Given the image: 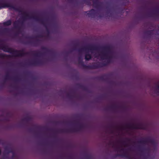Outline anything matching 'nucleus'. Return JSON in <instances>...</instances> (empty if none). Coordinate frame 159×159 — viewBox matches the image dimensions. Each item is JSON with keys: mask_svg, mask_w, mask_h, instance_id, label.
<instances>
[{"mask_svg": "<svg viewBox=\"0 0 159 159\" xmlns=\"http://www.w3.org/2000/svg\"><path fill=\"white\" fill-rule=\"evenodd\" d=\"M10 79H11L15 81L16 82H17L19 81V79L18 77H16L13 78H11L10 76L8 73H7L5 76V80H7Z\"/></svg>", "mask_w": 159, "mask_h": 159, "instance_id": "13", "label": "nucleus"}, {"mask_svg": "<svg viewBox=\"0 0 159 159\" xmlns=\"http://www.w3.org/2000/svg\"><path fill=\"white\" fill-rule=\"evenodd\" d=\"M127 154L128 153L126 152H125L122 154H116L115 156V157H125L126 158Z\"/></svg>", "mask_w": 159, "mask_h": 159, "instance_id": "16", "label": "nucleus"}, {"mask_svg": "<svg viewBox=\"0 0 159 159\" xmlns=\"http://www.w3.org/2000/svg\"><path fill=\"white\" fill-rule=\"evenodd\" d=\"M81 3L83 4L84 3H85L87 5H91V3L90 1L89 0H83L82 2H81Z\"/></svg>", "mask_w": 159, "mask_h": 159, "instance_id": "21", "label": "nucleus"}, {"mask_svg": "<svg viewBox=\"0 0 159 159\" xmlns=\"http://www.w3.org/2000/svg\"><path fill=\"white\" fill-rule=\"evenodd\" d=\"M156 87L157 88L155 90L156 92L157 93L159 94V85L157 84Z\"/></svg>", "mask_w": 159, "mask_h": 159, "instance_id": "27", "label": "nucleus"}, {"mask_svg": "<svg viewBox=\"0 0 159 159\" xmlns=\"http://www.w3.org/2000/svg\"><path fill=\"white\" fill-rule=\"evenodd\" d=\"M126 140H127L128 141V142H129V141H130V140H131V139H126Z\"/></svg>", "mask_w": 159, "mask_h": 159, "instance_id": "40", "label": "nucleus"}, {"mask_svg": "<svg viewBox=\"0 0 159 159\" xmlns=\"http://www.w3.org/2000/svg\"><path fill=\"white\" fill-rule=\"evenodd\" d=\"M139 150L142 153L148 151L149 150V148H146L143 147H139Z\"/></svg>", "mask_w": 159, "mask_h": 159, "instance_id": "18", "label": "nucleus"}, {"mask_svg": "<svg viewBox=\"0 0 159 159\" xmlns=\"http://www.w3.org/2000/svg\"><path fill=\"white\" fill-rule=\"evenodd\" d=\"M79 46V43L75 44L73 50H77L76 47ZM100 49H102L103 51L102 52V54H99L98 57L100 56V55H102L103 53H106L108 55L111 54V53L112 47L109 45L102 47H99L95 45H89L88 46L84 47L82 48H79L77 49V50L80 52H81L84 51H90L91 53H93V51H98Z\"/></svg>", "mask_w": 159, "mask_h": 159, "instance_id": "3", "label": "nucleus"}, {"mask_svg": "<svg viewBox=\"0 0 159 159\" xmlns=\"http://www.w3.org/2000/svg\"><path fill=\"white\" fill-rule=\"evenodd\" d=\"M50 53H51V49H50Z\"/></svg>", "mask_w": 159, "mask_h": 159, "instance_id": "52", "label": "nucleus"}, {"mask_svg": "<svg viewBox=\"0 0 159 159\" xmlns=\"http://www.w3.org/2000/svg\"><path fill=\"white\" fill-rule=\"evenodd\" d=\"M12 21L11 20H8L4 22L3 23V25L5 26H8L11 25V24Z\"/></svg>", "mask_w": 159, "mask_h": 159, "instance_id": "19", "label": "nucleus"}, {"mask_svg": "<svg viewBox=\"0 0 159 159\" xmlns=\"http://www.w3.org/2000/svg\"><path fill=\"white\" fill-rule=\"evenodd\" d=\"M44 37L43 35L42 34H40L34 37H26V38L29 39H37V38H42Z\"/></svg>", "mask_w": 159, "mask_h": 159, "instance_id": "15", "label": "nucleus"}, {"mask_svg": "<svg viewBox=\"0 0 159 159\" xmlns=\"http://www.w3.org/2000/svg\"><path fill=\"white\" fill-rule=\"evenodd\" d=\"M153 54L154 55H155V56H156L157 58L159 59V51H157L153 53Z\"/></svg>", "mask_w": 159, "mask_h": 159, "instance_id": "28", "label": "nucleus"}, {"mask_svg": "<svg viewBox=\"0 0 159 159\" xmlns=\"http://www.w3.org/2000/svg\"><path fill=\"white\" fill-rule=\"evenodd\" d=\"M84 127V125L80 124L76 127L67 129H61L59 131L60 132L73 133L79 131Z\"/></svg>", "mask_w": 159, "mask_h": 159, "instance_id": "5", "label": "nucleus"}, {"mask_svg": "<svg viewBox=\"0 0 159 159\" xmlns=\"http://www.w3.org/2000/svg\"><path fill=\"white\" fill-rule=\"evenodd\" d=\"M109 126L111 128H113L114 127V126L113 124L110 125Z\"/></svg>", "mask_w": 159, "mask_h": 159, "instance_id": "36", "label": "nucleus"}, {"mask_svg": "<svg viewBox=\"0 0 159 159\" xmlns=\"http://www.w3.org/2000/svg\"><path fill=\"white\" fill-rule=\"evenodd\" d=\"M80 88H82V89H84V90H85V88L82 85H80Z\"/></svg>", "mask_w": 159, "mask_h": 159, "instance_id": "34", "label": "nucleus"}, {"mask_svg": "<svg viewBox=\"0 0 159 159\" xmlns=\"http://www.w3.org/2000/svg\"><path fill=\"white\" fill-rule=\"evenodd\" d=\"M31 120V118L30 117H26L22 119V120L24 121L27 122Z\"/></svg>", "mask_w": 159, "mask_h": 159, "instance_id": "25", "label": "nucleus"}, {"mask_svg": "<svg viewBox=\"0 0 159 159\" xmlns=\"http://www.w3.org/2000/svg\"><path fill=\"white\" fill-rule=\"evenodd\" d=\"M39 41L40 40L36 39V40L34 41H28L27 42V43L28 44H30L33 45V46H34L36 47L37 46V45L38 44Z\"/></svg>", "mask_w": 159, "mask_h": 159, "instance_id": "14", "label": "nucleus"}, {"mask_svg": "<svg viewBox=\"0 0 159 159\" xmlns=\"http://www.w3.org/2000/svg\"><path fill=\"white\" fill-rule=\"evenodd\" d=\"M1 143V140L0 139V143Z\"/></svg>", "mask_w": 159, "mask_h": 159, "instance_id": "48", "label": "nucleus"}, {"mask_svg": "<svg viewBox=\"0 0 159 159\" xmlns=\"http://www.w3.org/2000/svg\"><path fill=\"white\" fill-rule=\"evenodd\" d=\"M64 93H66L67 97L70 99H72L73 98L75 97V92L74 91H71V93H67L66 92V91H64Z\"/></svg>", "mask_w": 159, "mask_h": 159, "instance_id": "12", "label": "nucleus"}, {"mask_svg": "<svg viewBox=\"0 0 159 159\" xmlns=\"http://www.w3.org/2000/svg\"><path fill=\"white\" fill-rule=\"evenodd\" d=\"M87 157L88 158H89V156H87Z\"/></svg>", "mask_w": 159, "mask_h": 159, "instance_id": "46", "label": "nucleus"}, {"mask_svg": "<svg viewBox=\"0 0 159 159\" xmlns=\"http://www.w3.org/2000/svg\"><path fill=\"white\" fill-rule=\"evenodd\" d=\"M107 14H109V15H108V16L109 17H111L112 16V13H111L110 12V11L109 10H108L107 11Z\"/></svg>", "mask_w": 159, "mask_h": 159, "instance_id": "30", "label": "nucleus"}, {"mask_svg": "<svg viewBox=\"0 0 159 159\" xmlns=\"http://www.w3.org/2000/svg\"><path fill=\"white\" fill-rule=\"evenodd\" d=\"M115 148L116 149V151L119 150L120 149L119 147H116V148Z\"/></svg>", "mask_w": 159, "mask_h": 159, "instance_id": "39", "label": "nucleus"}, {"mask_svg": "<svg viewBox=\"0 0 159 159\" xmlns=\"http://www.w3.org/2000/svg\"><path fill=\"white\" fill-rule=\"evenodd\" d=\"M4 31L5 32H7L9 31V29L8 28H5Z\"/></svg>", "mask_w": 159, "mask_h": 159, "instance_id": "35", "label": "nucleus"}, {"mask_svg": "<svg viewBox=\"0 0 159 159\" xmlns=\"http://www.w3.org/2000/svg\"><path fill=\"white\" fill-rule=\"evenodd\" d=\"M14 87H15V88L16 87V86H14Z\"/></svg>", "mask_w": 159, "mask_h": 159, "instance_id": "51", "label": "nucleus"}, {"mask_svg": "<svg viewBox=\"0 0 159 159\" xmlns=\"http://www.w3.org/2000/svg\"><path fill=\"white\" fill-rule=\"evenodd\" d=\"M47 32H48V37H50V29L48 28L47 29Z\"/></svg>", "mask_w": 159, "mask_h": 159, "instance_id": "32", "label": "nucleus"}, {"mask_svg": "<svg viewBox=\"0 0 159 159\" xmlns=\"http://www.w3.org/2000/svg\"><path fill=\"white\" fill-rule=\"evenodd\" d=\"M125 127L126 128L133 129H145V126L142 123H138L137 124H127Z\"/></svg>", "mask_w": 159, "mask_h": 159, "instance_id": "6", "label": "nucleus"}, {"mask_svg": "<svg viewBox=\"0 0 159 159\" xmlns=\"http://www.w3.org/2000/svg\"><path fill=\"white\" fill-rule=\"evenodd\" d=\"M41 49L43 50L46 51V52H50V49H49L48 48V49L45 47H42L41 48Z\"/></svg>", "mask_w": 159, "mask_h": 159, "instance_id": "26", "label": "nucleus"}, {"mask_svg": "<svg viewBox=\"0 0 159 159\" xmlns=\"http://www.w3.org/2000/svg\"><path fill=\"white\" fill-rule=\"evenodd\" d=\"M103 14L99 15V17L100 18H101V17H103Z\"/></svg>", "mask_w": 159, "mask_h": 159, "instance_id": "38", "label": "nucleus"}, {"mask_svg": "<svg viewBox=\"0 0 159 159\" xmlns=\"http://www.w3.org/2000/svg\"><path fill=\"white\" fill-rule=\"evenodd\" d=\"M4 52L15 55V56L16 57H22L25 55L29 54V52H25L23 50H18L10 48H7V50L4 51Z\"/></svg>", "mask_w": 159, "mask_h": 159, "instance_id": "4", "label": "nucleus"}, {"mask_svg": "<svg viewBox=\"0 0 159 159\" xmlns=\"http://www.w3.org/2000/svg\"><path fill=\"white\" fill-rule=\"evenodd\" d=\"M155 12H156V13H159V11L158 10H156L155 11Z\"/></svg>", "mask_w": 159, "mask_h": 159, "instance_id": "41", "label": "nucleus"}, {"mask_svg": "<svg viewBox=\"0 0 159 159\" xmlns=\"http://www.w3.org/2000/svg\"><path fill=\"white\" fill-rule=\"evenodd\" d=\"M50 25H51V23L50 22Z\"/></svg>", "mask_w": 159, "mask_h": 159, "instance_id": "53", "label": "nucleus"}, {"mask_svg": "<svg viewBox=\"0 0 159 159\" xmlns=\"http://www.w3.org/2000/svg\"><path fill=\"white\" fill-rule=\"evenodd\" d=\"M125 143V142H122L123 143Z\"/></svg>", "mask_w": 159, "mask_h": 159, "instance_id": "50", "label": "nucleus"}, {"mask_svg": "<svg viewBox=\"0 0 159 159\" xmlns=\"http://www.w3.org/2000/svg\"><path fill=\"white\" fill-rule=\"evenodd\" d=\"M109 144L110 145H112V147L114 148V144L113 142H110L109 143Z\"/></svg>", "mask_w": 159, "mask_h": 159, "instance_id": "33", "label": "nucleus"}, {"mask_svg": "<svg viewBox=\"0 0 159 159\" xmlns=\"http://www.w3.org/2000/svg\"><path fill=\"white\" fill-rule=\"evenodd\" d=\"M48 146L49 145H50V141H49V140H48Z\"/></svg>", "mask_w": 159, "mask_h": 159, "instance_id": "42", "label": "nucleus"}, {"mask_svg": "<svg viewBox=\"0 0 159 159\" xmlns=\"http://www.w3.org/2000/svg\"><path fill=\"white\" fill-rule=\"evenodd\" d=\"M35 128L36 129L39 130L40 131H43L45 129V128L44 127L40 126H36L35 127Z\"/></svg>", "mask_w": 159, "mask_h": 159, "instance_id": "24", "label": "nucleus"}, {"mask_svg": "<svg viewBox=\"0 0 159 159\" xmlns=\"http://www.w3.org/2000/svg\"><path fill=\"white\" fill-rule=\"evenodd\" d=\"M47 130L48 131H50V128L48 127L47 129Z\"/></svg>", "mask_w": 159, "mask_h": 159, "instance_id": "43", "label": "nucleus"}, {"mask_svg": "<svg viewBox=\"0 0 159 159\" xmlns=\"http://www.w3.org/2000/svg\"><path fill=\"white\" fill-rule=\"evenodd\" d=\"M43 61L40 59H35L28 62V64L31 66H38L43 64Z\"/></svg>", "mask_w": 159, "mask_h": 159, "instance_id": "8", "label": "nucleus"}, {"mask_svg": "<svg viewBox=\"0 0 159 159\" xmlns=\"http://www.w3.org/2000/svg\"><path fill=\"white\" fill-rule=\"evenodd\" d=\"M99 57L102 60L107 59V61H104L102 63L98 62L96 63H93L92 65H86L84 64L81 57H79L78 59L79 64L84 68L94 69L107 66L111 62L112 57L106 53H103L102 55H100Z\"/></svg>", "mask_w": 159, "mask_h": 159, "instance_id": "2", "label": "nucleus"}, {"mask_svg": "<svg viewBox=\"0 0 159 159\" xmlns=\"http://www.w3.org/2000/svg\"><path fill=\"white\" fill-rule=\"evenodd\" d=\"M99 79L101 80L102 81H104L105 80L104 77L103 76L100 77Z\"/></svg>", "mask_w": 159, "mask_h": 159, "instance_id": "31", "label": "nucleus"}, {"mask_svg": "<svg viewBox=\"0 0 159 159\" xmlns=\"http://www.w3.org/2000/svg\"><path fill=\"white\" fill-rule=\"evenodd\" d=\"M93 6L96 8L98 9L101 7V3L99 2V0L93 1Z\"/></svg>", "mask_w": 159, "mask_h": 159, "instance_id": "11", "label": "nucleus"}, {"mask_svg": "<svg viewBox=\"0 0 159 159\" xmlns=\"http://www.w3.org/2000/svg\"><path fill=\"white\" fill-rule=\"evenodd\" d=\"M92 58V56L88 52H87L85 55V59L86 61H89Z\"/></svg>", "mask_w": 159, "mask_h": 159, "instance_id": "17", "label": "nucleus"}, {"mask_svg": "<svg viewBox=\"0 0 159 159\" xmlns=\"http://www.w3.org/2000/svg\"><path fill=\"white\" fill-rule=\"evenodd\" d=\"M124 150V149H122L120 150V151H123Z\"/></svg>", "mask_w": 159, "mask_h": 159, "instance_id": "44", "label": "nucleus"}, {"mask_svg": "<svg viewBox=\"0 0 159 159\" xmlns=\"http://www.w3.org/2000/svg\"><path fill=\"white\" fill-rule=\"evenodd\" d=\"M87 13L89 17L94 18L98 14V11L94 9H92L90 11L85 12Z\"/></svg>", "mask_w": 159, "mask_h": 159, "instance_id": "9", "label": "nucleus"}, {"mask_svg": "<svg viewBox=\"0 0 159 159\" xmlns=\"http://www.w3.org/2000/svg\"><path fill=\"white\" fill-rule=\"evenodd\" d=\"M1 150L0 149V155L1 154Z\"/></svg>", "mask_w": 159, "mask_h": 159, "instance_id": "45", "label": "nucleus"}, {"mask_svg": "<svg viewBox=\"0 0 159 159\" xmlns=\"http://www.w3.org/2000/svg\"><path fill=\"white\" fill-rule=\"evenodd\" d=\"M121 128H122V129H124V127H121Z\"/></svg>", "mask_w": 159, "mask_h": 159, "instance_id": "47", "label": "nucleus"}, {"mask_svg": "<svg viewBox=\"0 0 159 159\" xmlns=\"http://www.w3.org/2000/svg\"><path fill=\"white\" fill-rule=\"evenodd\" d=\"M31 53L35 56L40 57L43 55V53L40 51H32Z\"/></svg>", "mask_w": 159, "mask_h": 159, "instance_id": "10", "label": "nucleus"}, {"mask_svg": "<svg viewBox=\"0 0 159 159\" xmlns=\"http://www.w3.org/2000/svg\"><path fill=\"white\" fill-rule=\"evenodd\" d=\"M6 8H9L10 9H12L19 12L22 13L24 16L22 17V20L20 21L17 20L15 21L13 24L14 27L16 29H20V27L18 26V24H20L21 26L24 25V22L27 19H33L35 21L40 23L43 25L45 26L46 20L43 18H40L36 16H30L26 12L24 11L20 7H17L15 5H13L10 3H0V9Z\"/></svg>", "mask_w": 159, "mask_h": 159, "instance_id": "1", "label": "nucleus"}, {"mask_svg": "<svg viewBox=\"0 0 159 159\" xmlns=\"http://www.w3.org/2000/svg\"><path fill=\"white\" fill-rule=\"evenodd\" d=\"M126 158L127 159H134L133 158H132L131 156H130L128 154H127V156L126 157Z\"/></svg>", "mask_w": 159, "mask_h": 159, "instance_id": "29", "label": "nucleus"}, {"mask_svg": "<svg viewBox=\"0 0 159 159\" xmlns=\"http://www.w3.org/2000/svg\"><path fill=\"white\" fill-rule=\"evenodd\" d=\"M138 142L143 145L147 144L148 143H150L153 145H155L156 144V142L155 140L149 138L143 139L139 141Z\"/></svg>", "mask_w": 159, "mask_h": 159, "instance_id": "7", "label": "nucleus"}, {"mask_svg": "<svg viewBox=\"0 0 159 159\" xmlns=\"http://www.w3.org/2000/svg\"><path fill=\"white\" fill-rule=\"evenodd\" d=\"M50 15L51 16V14H50Z\"/></svg>", "mask_w": 159, "mask_h": 159, "instance_id": "54", "label": "nucleus"}, {"mask_svg": "<svg viewBox=\"0 0 159 159\" xmlns=\"http://www.w3.org/2000/svg\"><path fill=\"white\" fill-rule=\"evenodd\" d=\"M1 47H0V49L3 50L4 52V51H7V48H9L6 46L5 45L2 44L0 45Z\"/></svg>", "mask_w": 159, "mask_h": 159, "instance_id": "22", "label": "nucleus"}, {"mask_svg": "<svg viewBox=\"0 0 159 159\" xmlns=\"http://www.w3.org/2000/svg\"><path fill=\"white\" fill-rule=\"evenodd\" d=\"M1 1H3L4 0H1Z\"/></svg>", "mask_w": 159, "mask_h": 159, "instance_id": "49", "label": "nucleus"}, {"mask_svg": "<svg viewBox=\"0 0 159 159\" xmlns=\"http://www.w3.org/2000/svg\"><path fill=\"white\" fill-rule=\"evenodd\" d=\"M154 30H149L147 31L145 33L148 35L149 36H151L153 34Z\"/></svg>", "mask_w": 159, "mask_h": 159, "instance_id": "23", "label": "nucleus"}, {"mask_svg": "<svg viewBox=\"0 0 159 159\" xmlns=\"http://www.w3.org/2000/svg\"><path fill=\"white\" fill-rule=\"evenodd\" d=\"M49 24H50V17H49V16H48V25H49Z\"/></svg>", "mask_w": 159, "mask_h": 159, "instance_id": "37", "label": "nucleus"}, {"mask_svg": "<svg viewBox=\"0 0 159 159\" xmlns=\"http://www.w3.org/2000/svg\"><path fill=\"white\" fill-rule=\"evenodd\" d=\"M118 107L117 106L114 105L109 107L108 108L110 110L115 111L116 109H117Z\"/></svg>", "mask_w": 159, "mask_h": 159, "instance_id": "20", "label": "nucleus"}]
</instances>
